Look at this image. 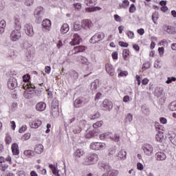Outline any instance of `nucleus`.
<instances>
[{
	"mask_svg": "<svg viewBox=\"0 0 176 176\" xmlns=\"http://www.w3.org/2000/svg\"><path fill=\"white\" fill-rule=\"evenodd\" d=\"M98 168L102 171H105L102 176H118V174H119V172L117 170L112 169V167L109 165V164L99 162Z\"/></svg>",
	"mask_w": 176,
	"mask_h": 176,
	"instance_id": "1",
	"label": "nucleus"
},
{
	"mask_svg": "<svg viewBox=\"0 0 176 176\" xmlns=\"http://www.w3.org/2000/svg\"><path fill=\"white\" fill-rule=\"evenodd\" d=\"M97 162H98V155L96 153H91L88 155L85 158H84L82 164H84V166H90L91 164L97 163Z\"/></svg>",
	"mask_w": 176,
	"mask_h": 176,
	"instance_id": "2",
	"label": "nucleus"
},
{
	"mask_svg": "<svg viewBox=\"0 0 176 176\" xmlns=\"http://www.w3.org/2000/svg\"><path fill=\"white\" fill-rule=\"evenodd\" d=\"M85 3L87 6H90L89 8H86L87 12H97V10H101L100 7H94L96 3H97V0H85Z\"/></svg>",
	"mask_w": 176,
	"mask_h": 176,
	"instance_id": "3",
	"label": "nucleus"
},
{
	"mask_svg": "<svg viewBox=\"0 0 176 176\" xmlns=\"http://www.w3.org/2000/svg\"><path fill=\"white\" fill-rule=\"evenodd\" d=\"M6 162H9L10 164L12 163V157L8 155L6 159L3 157H0V170L1 171H6L9 165L6 164Z\"/></svg>",
	"mask_w": 176,
	"mask_h": 176,
	"instance_id": "4",
	"label": "nucleus"
},
{
	"mask_svg": "<svg viewBox=\"0 0 176 176\" xmlns=\"http://www.w3.org/2000/svg\"><path fill=\"white\" fill-rule=\"evenodd\" d=\"M87 122L85 120H82L78 122L77 124H74L72 126V131L74 134H79L80 131H82V127H85L86 126Z\"/></svg>",
	"mask_w": 176,
	"mask_h": 176,
	"instance_id": "5",
	"label": "nucleus"
},
{
	"mask_svg": "<svg viewBox=\"0 0 176 176\" xmlns=\"http://www.w3.org/2000/svg\"><path fill=\"white\" fill-rule=\"evenodd\" d=\"M105 38V34L103 32L96 33L91 37L89 42L90 43H98L100 41H102Z\"/></svg>",
	"mask_w": 176,
	"mask_h": 176,
	"instance_id": "6",
	"label": "nucleus"
},
{
	"mask_svg": "<svg viewBox=\"0 0 176 176\" xmlns=\"http://www.w3.org/2000/svg\"><path fill=\"white\" fill-rule=\"evenodd\" d=\"M109 137L116 142H119V141H120V135L118 133L114 134L113 137L109 136V134L107 133H102L99 135L100 140H107L109 138Z\"/></svg>",
	"mask_w": 176,
	"mask_h": 176,
	"instance_id": "7",
	"label": "nucleus"
},
{
	"mask_svg": "<svg viewBox=\"0 0 176 176\" xmlns=\"http://www.w3.org/2000/svg\"><path fill=\"white\" fill-rule=\"evenodd\" d=\"M10 38L12 42H17V41L21 39V32H20V30L17 29H16L15 30H12L10 34Z\"/></svg>",
	"mask_w": 176,
	"mask_h": 176,
	"instance_id": "8",
	"label": "nucleus"
},
{
	"mask_svg": "<svg viewBox=\"0 0 176 176\" xmlns=\"http://www.w3.org/2000/svg\"><path fill=\"white\" fill-rule=\"evenodd\" d=\"M105 148V144L102 142H92L90 144V149L92 151H101Z\"/></svg>",
	"mask_w": 176,
	"mask_h": 176,
	"instance_id": "9",
	"label": "nucleus"
},
{
	"mask_svg": "<svg viewBox=\"0 0 176 176\" xmlns=\"http://www.w3.org/2000/svg\"><path fill=\"white\" fill-rule=\"evenodd\" d=\"M17 86V79H16L14 77H10L8 81V89H10V90H14Z\"/></svg>",
	"mask_w": 176,
	"mask_h": 176,
	"instance_id": "10",
	"label": "nucleus"
},
{
	"mask_svg": "<svg viewBox=\"0 0 176 176\" xmlns=\"http://www.w3.org/2000/svg\"><path fill=\"white\" fill-rule=\"evenodd\" d=\"M24 31L28 36H34V27L30 23L24 25Z\"/></svg>",
	"mask_w": 176,
	"mask_h": 176,
	"instance_id": "11",
	"label": "nucleus"
},
{
	"mask_svg": "<svg viewBox=\"0 0 176 176\" xmlns=\"http://www.w3.org/2000/svg\"><path fill=\"white\" fill-rule=\"evenodd\" d=\"M102 107L104 111H111L113 107V104H112V102L108 99H105L102 102Z\"/></svg>",
	"mask_w": 176,
	"mask_h": 176,
	"instance_id": "12",
	"label": "nucleus"
},
{
	"mask_svg": "<svg viewBox=\"0 0 176 176\" xmlns=\"http://www.w3.org/2000/svg\"><path fill=\"white\" fill-rule=\"evenodd\" d=\"M143 151L145 155L151 156L153 153V146L151 144H146L143 146Z\"/></svg>",
	"mask_w": 176,
	"mask_h": 176,
	"instance_id": "13",
	"label": "nucleus"
},
{
	"mask_svg": "<svg viewBox=\"0 0 176 176\" xmlns=\"http://www.w3.org/2000/svg\"><path fill=\"white\" fill-rule=\"evenodd\" d=\"M29 125L31 129H38V127L42 126V120L39 119H36L34 120L30 121L29 122Z\"/></svg>",
	"mask_w": 176,
	"mask_h": 176,
	"instance_id": "14",
	"label": "nucleus"
},
{
	"mask_svg": "<svg viewBox=\"0 0 176 176\" xmlns=\"http://www.w3.org/2000/svg\"><path fill=\"white\" fill-rule=\"evenodd\" d=\"M105 69L110 76H115V68L110 63H106Z\"/></svg>",
	"mask_w": 176,
	"mask_h": 176,
	"instance_id": "15",
	"label": "nucleus"
},
{
	"mask_svg": "<svg viewBox=\"0 0 176 176\" xmlns=\"http://www.w3.org/2000/svg\"><path fill=\"white\" fill-rule=\"evenodd\" d=\"M36 87H38V85L35 86V85L31 82H27L26 85H23V89L27 90V91H30V93H32V91H36Z\"/></svg>",
	"mask_w": 176,
	"mask_h": 176,
	"instance_id": "16",
	"label": "nucleus"
},
{
	"mask_svg": "<svg viewBox=\"0 0 176 176\" xmlns=\"http://www.w3.org/2000/svg\"><path fill=\"white\" fill-rule=\"evenodd\" d=\"M79 43H80V36L78 34H74L72 41L69 42V45L71 46H75L79 45Z\"/></svg>",
	"mask_w": 176,
	"mask_h": 176,
	"instance_id": "17",
	"label": "nucleus"
},
{
	"mask_svg": "<svg viewBox=\"0 0 176 176\" xmlns=\"http://www.w3.org/2000/svg\"><path fill=\"white\" fill-rule=\"evenodd\" d=\"M82 27L85 30L91 28L93 27V22L89 19H84L81 21Z\"/></svg>",
	"mask_w": 176,
	"mask_h": 176,
	"instance_id": "18",
	"label": "nucleus"
},
{
	"mask_svg": "<svg viewBox=\"0 0 176 176\" xmlns=\"http://www.w3.org/2000/svg\"><path fill=\"white\" fill-rule=\"evenodd\" d=\"M36 111L38 112H43L46 109V103L44 102H39L36 104Z\"/></svg>",
	"mask_w": 176,
	"mask_h": 176,
	"instance_id": "19",
	"label": "nucleus"
},
{
	"mask_svg": "<svg viewBox=\"0 0 176 176\" xmlns=\"http://www.w3.org/2000/svg\"><path fill=\"white\" fill-rule=\"evenodd\" d=\"M11 151L12 152V155L15 156H18L20 155V149H19V144L16 143H13L11 146Z\"/></svg>",
	"mask_w": 176,
	"mask_h": 176,
	"instance_id": "20",
	"label": "nucleus"
},
{
	"mask_svg": "<svg viewBox=\"0 0 176 176\" xmlns=\"http://www.w3.org/2000/svg\"><path fill=\"white\" fill-rule=\"evenodd\" d=\"M76 61L83 65H89V60L83 56H77Z\"/></svg>",
	"mask_w": 176,
	"mask_h": 176,
	"instance_id": "21",
	"label": "nucleus"
},
{
	"mask_svg": "<svg viewBox=\"0 0 176 176\" xmlns=\"http://www.w3.org/2000/svg\"><path fill=\"white\" fill-rule=\"evenodd\" d=\"M155 159H157V160L163 161L167 159V156L166 155V153H164V152L159 151L155 154Z\"/></svg>",
	"mask_w": 176,
	"mask_h": 176,
	"instance_id": "22",
	"label": "nucleus"
},
{
	"mask_svg": "<svg viewBox=\"0 0 176 176\" xmlns=\"http://www.w3.org/2000/svg\"><path fill=\"white\" fill-rule=\"evenodd\" d=\"M155 140L157 142H163L164 141V133L162 131H158L156 134Z\"/></svg>",
	"mask_w": 176,
	"mask_h": 176,
	"instance_id": "23",
	"label": "nucleus"
},
{
	"mask_svg": "<svg viewBox=\"0 0 176 176\" xmlns=\"http://www.w3.org/2000/svg\"><path fill=\"white\" fill-rule=\"evenodd\" d=\"M85 50H86V47L85 46L79 45V46L74 47L73 52L74 54H76L78 53H82V52H85Z\"/></svg>",
	"mask_w": 176,
	"mask_h": 176,
	"instance_id": "24",
	"label": "nucleus"
},
{
	"mask_svg": "<svg viewBox=\"0 0 176 176\" xmlns=\"http://www.w3.org/2000/svg\"><path fill=\"white\" fill-rule=\"evenodd\" d=\"M42 25L43 28H45L46 30H49L50 27H52V21L49 19H44L42 22Z\"/></svg>",
	"mask_w": 176,
	"mask_h": 176,
	"instance_id": "25",
	"label": "nucleus"
},
{
	"mask_svg": "<svg viewBox=\"0 0 176 176\" xmlns=\"http://www.w3.org/2000/svg\"><path fill=\"white\" fill-rule=\"evenodd\" d=\"M69 31V25L68 23H63L60 28L61 34H67Z\"/></svg>",
	"mask_w": 176,
	"mask_h": 176,
	"instance_id": "26",
	"label": "nucleus"
},
{
	"mask_svg": "<svg viewBox=\"0 0 176 176\" xmlns=\"http://www.w3.org/2000/svg\"><path fill=\"white\" fill-rule=\"evenodd\" d=\"M35 153H38V155H41L42 152H43V145L42 144H37L34 148Z\"/></svg>",
	"mask_w": 176,
	"mask_h": 176,
	"instance_id": "27",
	"label": "nucleus"
},
{
	"mask_svg": "<svg viewBox=\"0 0 176 176\" xmlns=\"http://www.w3.org/2000/svg\"><path fill=\"white\" fill-rule=\"evenodd\" d=\"M129 5H130L129 0H124L122 3L119 4L118 9H127Z\"/></svg>",
	"mask_w": 176,
	"mask_h": 176,
	"instance_id": "28",
	"label": "nucleus"
},
{
	"mask_svg": "<svg viewBox=\"0 0 176 176\" xmlns=\"http://www.w3.org/2000/svg\"><path fill=\"white\" fill-rule=\"evenodd\" d=\"M23 154L28 159H30V157L34 156V151L32 150H25Z\"/></svg>",
	"mask_w": 176,
	"mask_h": 176,
	"instance_id": "29",
	"label": "nucleus"
},
{
	"mask_svg": "<svg viewBox=\"0 0 176 176\" xmlns=\"http://www.w3.org/2000/svg\"><path fill=\"white\" fill-rule=\"evenodd\" d=\"M85 155V151H82L81 149H77L74 153L75 157H82Z\"/></svg>",
	"mask_w": 176,
	"mask_h": 176,
	"instance_id": "30",
	"label": "nucleus"
},
{
	"mask_svg": "<svg viewBox=\"0 0 176 176\" xmlns=\"http://www.w3.org/2000/svg\"><path fill=\"white\" fill-rule=\"evenodd\" d=\"M127 156V153L124 150H121L118 154V157L120 159H126Z\"/></svg>",
	"mask_w": 176,
	"mask_h": 176,
	"instance_id": "31",
	"label": "nucleus"
},
{
	"mask_svg": "<svg viewBox=\"0 0 176 176\" xmlns=\"http://www.w3.org/2000/svg\"><path fill=\"white\" fill-rule=\"evenodd\" d=\"M117 72L119 73L118 75V78L127 76V75H129V72L127 71H122L120 69H118Z\"/></svg>",
	"mask_w": 176,
	"mask_h": 176,
	"instance_id": "32",
	"label": "nucleus"
},
{
	"mask_svg": "<svg viewBox=\"0 0 176 176\" xmlns=\"http://www.w3.org/2000/svg\"><path fill=\"white\" fill-rule=\"evenodd\" d=\"M129 56H130V50L125 49L122 51V56L124 60L127 61V58H129Z\"/></svg>",
	"mask_w": 176,
	"mask_h": 176,
	"instance_id": "33",
	"label": "nucleus"
},
{
	"mask_svg": "<svg viewBox=\"0 0 176 176\" xmlns=\"http://www.w3.org/2000/svg\"><path fill=\"white\" fill-rule=\"evenodd\" d=\"M74 28L76 31H80V30H82L83 27L82 26V23L80 24V22L76 21L74 23Z\"/></svg>",
	"mask_w": 176,
	"mask_h": 176,
	"instance_id": "34",
	"label": "nucleus"
},
{
	"mask_svg": "<svg viewBox=\"0 0 176 176\" xmlns=\"http://www.w3.org/2000/svg\"><path fill=\"white\" fill-rule=\"evenodd\" d=\"M159 19V12H155L152 14V20L154 24H157V19Z\"/></svg>",
	"mask_w": 176,
	"mask_h": 176,
	"instance_id": "35",
	"label": "nucleus"
},
{
	"mask_svg": "<svg viewBox=\"0 0 176 176\" xmlns=\"http://www.w3.org/2000/svg\"><path fill=\"white\" fill-rule=\"evenodd\" d=\"M6 145H10L12 144V136L9 133H6L5 138Z\"/></svg>",
	"mask_w": 176,
	"mask_h": 176,
	"instance_id": "36",
	"label": "nucleus"
},
{
	"mask_svg": "<svg viewBox=\"0 0 176 176\" xmlns=\"http://www.w3.org/2000/svg\"><path fill=\"white\" fill-rule=\"evenodd\" d=\"M14 25L16 30H21V23H20V19L18 18L14 19Z\"/></svg>",
	"mask_w": 176,
	"mask_h": 176,
	"instance_id": "37",
	"label": "nucleus"
},
{
	"mask_svg": "<svg viewBox=\"0 0 176 176\" xmlns=\"http://www.w3.org/2000/svg\"><path fill=\"white\" fill-rule=\"evenodd\" d=\"M96 135V130H92V131H88L85 137L86 138H93V137H94Z\"/></svg>",
	"mask_w": 176,
	"mask_h": 176,
	"instance_id": "38",
	"label": "nucleus"
},
{
	"mask_svg": "<svg viewBox=\"0 0 176 176\" xmlns=\"http://www.w3.org/2000/svg\"><path fill=\"white\" fill-rule=\"evenodd\" d=\"M52 115L53 118H57L60 115V110L57 108L52 109Z\"/></svg>",
	"mask_w": 176,
	"mask_h": 176,
	"instance_id": "39",
	"label": "nucleus"
},
{
	"mask_svg": "<svg viewBox=\"0 0 176 176\" xmlns=\"http://www.w3.org/2000/svg\"><path fill=\"white\" fill-rule=\"evenodd\" d=\"M98 87V80H95L94 82L91 84V90H97V88Z\"/></svg>",
	"mask_w": 176,
	"mask_h": 176,
	"instance_id": "40",
	"label": "nucleus"
},
{
	"mask_svg": "<svg viewBox=\"0 0 176 176\" xmlns=\"http://www.w3.org/2000/svg\"><path fill=\"white\" fill-rule=\"evenodd\" d=\"M165 27L166 28V32L168 34H175V28H174V26L167 25V26H165Z\"/></svg>",
	"mask_w": 176,
	"mask_h": 176,
	"instance_id": "41",
	"label": "nucleus"
},
{
	"mask_svg": "<svg viewBox=\"0 0 176 176\" xmlns=\"http://www.w3.org/2000/svg\"><path fill=\"white\" fill-rule=\"evenodd\" d=\"M8 55L11 58H16L17 57V52L14 50H10L8 52Z\"/></svg>",
	"mask_w": 176,
	"mask_h": 176,
	"instance_id": "42",
	"label": "nucleus"
},
{
	"mask_svg": "<svg viewBox=\"0 0 176 176\" xmlns=\"http://www.w3.org/2000/svg\"><path fill=\"white\" fill-rule=\"evenodd\" d=\"M151 68V63L148 62H146L143 64L142 67V72H144V71H146V69H149Z\"/></svg>",
	"mask_w": 176,
	"mask_h": 176,
	"instance_id": "43",
	"label": "nucleus"
},
{
	"mask_svg": "<svg viewBox=\"0 0 176 176\" xmlns=\"http://www.w3.org/2000/svg\"><path fill=\"white\" fill-rule=\"evenodd\" d=\"M41 12H43V7H41V6L37 7L34 10V16H39Z\"/></svg>",
	"mask_w": 176,
	"mask_h": 176,
	"instance_id": "44",
	"label": "nucleus"
},
{
	"mask_svg": "<svg viewBox=\"0 0 176 176\" xmlns=\"http://www.w3.org/2000/svg\"><path fill=\"white\" fill-rule=\"evenodd\" d=\"M30 138H31V133H27L22 136L21 140L22 141H28V140H30Z\"/></svg>",
	"mask_w": 176,
	"mask_h": 176,
	"instance_id": "45",
	"label": "nucleus"
},
{
	"mask_svg": "<svg viewBox=\"0 0 176 176\" xmlns=\"http://www.w3.org/2000/svg\"><path fill=\"white\" fill-rule=\"evenodd\" d=\"M168 109L170 111H176V100L170 102L168 105Z\"/></svg>",
	"mask_w": 176,
	"mask_h": 176,
	"instance_id": "46",
	"label": "nucleus"
},
{
	"mask_svg": "<svg viewBox=\"0 0 176 176\" xmlns=\"http://www.w3.org/2000/svg\"><path fill=\"white\" fill-rule=\"evenodd\" d=\"M103 123L104 122H102V120L98 121L93 124L92 127L94 129H98V127H101V126H102Z\"/></svg>",
	"mask_w": 176,
	"mask_h": 176,
	"instance_id": "47",
	"label": "nucleus"
},
{
	"mask_svg": "<svg viewBox=\"0 0 176 176\" xmlns=\"http://www.w3.org/2000/svg\"><path fill=\"white\" fill-rule=\"evenodd\" d=\"M49 168L52 170L54 175H57V173H58V171L57 170V168H56V166H54L53 164H50Z\"/></svg>",
	"mask_w": 176,
	"mask_h": 176,
	"instance_id": "48",
	"label": "nucleus"
},
{
	"mask_svg": "<svg viewBox=\"0 0 176 176\" xmlns=\"http://www.w3.org/2000/svg\"><path fill=\"white\" fill-rule=\"evenodd\" d=\"M58 105H59L58 100H52V105H51L52 109H55V108L58 109Z\"/></svg>",
	"mask_w": 176,
	"mask_h": 176,
	"instance_id": "49",
	"label": "nucleus"
},
{
	"mask_svg": "<svg viewBox=\"0 0 176 176\" xmlns=\"http://www.w3.org/2000/svg\"><path fill=\"white\" fill-rule=\"evenodd\" d=\"M142 111L144 115L149 116V113H151V111H149V109L146 107H142Z\"/></svg>",
	"mask_w": 176,
	"mask_h": 176,
	"instance_id": "50",
	"label": "nucleus"
},
{
	"mask_svg": "<svg viewBox=\"0 0 176 176\" xmlns=\"http://www.w3.org/2000/svg\"><path fill=\"white\" fill-rule=\"evenodd\" d=\"M137 10V8L135 7V5L131 4L129 7V13H134Z\"/></svg>",
	"mask_w": 176,
	"mask_h": 176,
	"instance_id": "51",
	"label": "nucleus"
},
{
	"mask_svg": "<svg viewBox=\"0 0 176 176\" xmlns=\"http://www.w3.org/2000/svg\"><path fill=\"white\" fill-rule=\"evenodd\" d=\"M126 34L129 38V39H133L134 38V32L132 31H128L126 32Z\"/></svg>",
	"mask_w": 176,
	"mask_h": 176,
	"instance_id": "52",
	"label": "nucleus"
},
{
	"mask_svg": "<svg viewBox=\"0 0 176 176\" xmlns=\"http://www.w3.org/2000/svg\"><path fill=\"white\" fill-rule=\"evenodd\" d=\"M118 45L119 46H121V47H129V43L124 41H119Z\"/></svg>",
	"mask_w": 176,
	"mask_h": 176,
	"instance_id": "53",
	"label": "nucleus"
},
{
	"mask_svg": "<svg viewBox=\"0 0 176 176\" xmlns=\"http://www.w3.org/2000/svg\"><path fill=\"white\" fill-rule=\"evenodd\" d=\"M132 121H133V116L131 115V113L127 114L125 122H132Z\"/></svg>",
	"mask_w": 176,
	"mask_h": 176,
	"instance_id": "54",
	"label": "nucleus"
},
{
	"mask_svg": "<svg viewBox=\"0 0 176 176\" xmlns=\"http://www.w3.org/2000/svg\"><path fill=\"white\" fill-rule=\"evenodd\" d=\"M176 78L175 77H168L166 83L170 84L171 82H175Z\"/></svg>",
	"mask_w": 176,
	"mask_h": 176,
	"instance_id": "55",
	"label": "nucleus"
},
{
	"mask_svg": "<svg viewBox=\"0 0 176 176\" xmlns=\"http://www.w3.org/2000/svg\"><path fill=\"white\" fill-rule=\"evenodd\" d=\"M30 79V76H29V74H25L23 76V82H26L27 83H29L28 81Z\"/></svg>",
	"mask_w": 176,
	"mask_h": 176,
	"instance_id": "56",
	"label": "nucleus"
},
{
	"mask_svg": "<svg viewBox=\"0 0 176 176\" xmlns=\"http://www.w3.org/2000/svg\"><path fill=\"white\" fill-rule=\"evenodd\" d=\"M160 122L162 124H167V118L164 117H162L160 118Z\"/></svg>",
	"mask_w": 176,
	"mask_h": 176,
	"instance_id": "57",
	"label": "nucleus"
},
{
	"mask_svg": "<svg viewBox=\"0 0 176 176\" xmlns=\"http://www.w3.org/2000/svg\"><path fill=\"white\" fill-rule=\"evenodd\" d=\"M74 6L76 10H80V9H82V4H80V3L74 4Z\"/></svg>",
	"mask_w": 176,
	"mask_h": 176,
	"instance_id": "58",
	"label": "nucleus"
},
{
	"mask_svg": "<svg viewBox=\"0 0 176 176\" xmlns=\"http://www.w3.org/2000/svg\"><path fill=\"white\" fill-rule=\"evenodd\" d=\"M137 168L138 170H140V171H142V170H144V165L141 164V162H138L137 164Z\"/></svg>",
	"mask_w": 176,
	"mask_h": 176,
	"instance_id": "59",
	"label": "nucleus"
},
{
	"mask_svg": "<svg viewBox=\"0 0 176 176\" xmlns=\"http://www.w3.org/2000/svg\"><path fill=\"white\" fill-rule=\"evenodd\" d=\"M114 20L118 23H120L122 21V18L119 15L115 14Z\"/></svg>",
	"mask_w": 176,
	"mask_h": 176,
	"instance_id": "60",
	"label": "nucleus"
},
{
	"mask_svg": "<svg viewBox=\"0 0 176 176\" xmlns=\"http://www.w3.org/2000/svg\"><path fill=\"white\" fill-rule=\"evenodd\" d=\"M27 130V125H23L19 130V133H24Z\"/></svg>",
	"mask_w": 176,
	"mask_h": 176,
	"instance_id": "61",
	"label": "nucleus"
},
{
	"mask_svg": "<svg viewBox=\"0 0 176 176\" xmlns=\"http://www.w3.org/2000/svg\"><path fill=\"white\" fill-rule=\"evenodd\" d=\"M98 118H100V113H96L91 116V119H92V120H94L96 119H98Z\"/></svg>",
	"mask_w": 176,
	"mask_h": 176,
	"instance_id": "62",
	"label": "nucleus"
},
{
	"mask_svg": "<svg viewBox=\"0 0 176 176\" xmlns=\"http://www.w3.org/2000/svg\"><path fill=\"white\" fill-rule=\"evenodd\" d=\"M6 21L5 20H2L0 21V28H6Z\"/></svg>",
	"mask_w": 176,
	"mask_h": 176,
	"instance_id": "63",
	"label": "nucleus"
},
{
	"mask_svg": "<svg viewBox=\"0 0 176 176\" xmlns=\"http://www.w3.org/2000/svg\"><path fill=\"white\" fill-rule=\"evenodd\" d=\"M51 71H52V67H50V66H46L45 67V74H50Z\"/></svg>",
	"mask_w": 176,
	"mask_h": 176,
	"instance_id": "64",
	"label": "nucleus"
}]
</instances>
